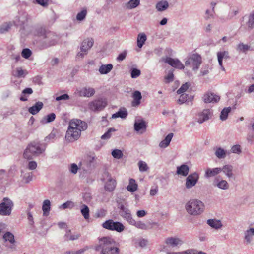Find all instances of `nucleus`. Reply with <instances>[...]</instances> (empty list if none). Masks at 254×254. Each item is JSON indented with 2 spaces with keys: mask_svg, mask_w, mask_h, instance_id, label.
<instances>
[{
  "mask_svg": "<svg viewBox=\"0 0 254 254\" xmlns=\"http://www.w3.org/2000/svg\"><path fill=\"white\" fill-rule=\"evenodd\" d=\"M78 169V167L77 165L75 163H73L71 165L69 170L71 173L75 174L77 173Z\"/></svg>",
  "mask_w": 254,
  "mask_h": 254,
  "instance_id": "69168bd1",
  "label": "nucleus"
},
{
  "mask_svg": "<svg viewBox=\"0 0 254 254\" xmlns=\"http://www.w3.org/2000/svg\"><path fill=\"white\" fill-rule=\"evenodd\" d=\"M29 19L28 14L25 12H20L13 20V23L16 26L24 27V25L27 22Z\"/></svg>",
  "mask_w": 254,
  "mask_h": 254,
  "instance_id": "9d476101",
  "label": "nucleus"
},
{
  "mask_svg": "<svg viewBox=\"0 0 254 254\" xmlns=\"http://www.w3.org/2000/svg\"><path fill=\"white\" fill-rule=\"evenodd\" d=\"M169 6V3L166 0H161L157 2L155 8L157 11L163 12L166 10Z\"/></svg>",
  "mask_w": 254,
  "mask_h": 254,
  "instance_id": "393cba45",
  "label": "nucleus"
},
{
  "mask_svg": "<svg viewBox=\"0 0 254 254\" xmlns=\"http://www.w3.org/2000/svg\"><path fill=\"white\" fill-rule=\"evenodd\" d=\"M212 185L214 187L220 189L227 190L229 188V184L227 181L220 179V177H216L213 180Z\"/></svg>",
  "mask_w": 254,
  "mask_h": 254,
  "instance_id": "f8f14e48",
  "label": "nucleus"
},
{
  "mask_svg": "<svg viewBox=\"0 0 254 254\" xmlns=\"http://www.w3.org/2000/svg\"><path fill=\"white\" fill-rule=\"evenodd\" d=\"M182 254H199V252H197L194 250H188L184 252H182Z\"/></svg>",
  "mask_w": 254,
  "mask_h": 254,
  "instance_id": "774afa93",
  "label": "nucleus"
},
{
  "mask_svg": "<svg viewBox=\"0 0 254 254\" xmlns=\"http://www.w3.org/2000/svg\"><path fill=\"white\" fill-rule=\"evenodd\" d=\"M221 172L220 167L214 168H208L205 172L204 177L207 178L214 177L219 174Z\"/></svg>",
  "mask_w": 254,
  "mask_h": 254,
  "instance_id": "412c9836",
  "label": "nucleus"
},
{
  "mask_svg": "<svg viewBox=\"0 0 254 254\" xmlns=\"http://www.w3.org/2000/svg\"><path fill=\"white\" fill-rule=\"evenodd\" d=\"M180 94L181 95L180 96L177 102L179 104H182L187 101L188 95L185 93H182Z\"/></svg>",
  "mask_w": 254,
  "mask_h": 254,
  "instance_id": "13d9d810",
  "label": "nucleus"
},
{
  "mask_svg": "<svg viewBox=\"0 0 254 254\" xmlns=\"http://www.w3.org/2000/svg\"><path fill=\"white\" fill-rule=\"evenodd\" d=\"M112 155L114 158L116 159H121L123 156V153L119 149H115L112 151Z\"/></svg>",
  "mask_w": 254,
  "mask_h": 254,
  "instance_id": "603ef678",
  "label": "nucleus"
},
{
  "mask_svg": "<svg viewBox=\"0 0 254 254\" xmlns=\"http://www.w3.org/2000/svg\"><path fill=\"white\" fill-rule=\"evenodd\" d=\"M140 71L136 68H133L131 71V77L132 78H136L140 75Z\"/></svg>",
  "mask_w": 254,
  "mask_h": 254,
  "instance_id": "bf43d9fd",
  "label": "nucleus"
},
{
  "mask_svg": "<svg viewBox=\"0 0 254 254\" xmlns=\"http://www.w3.org/2000/svg\"><path fill=\"white\" fill-rule=\"evenodd\" d=\"M56 115L54 113H51L44 117L41 120L40 122L42 124H46L51 123L55 120Z\"/></svg>",
  "mask_w": 254,
  "mask_h": 254,
  "instance_id": "473e14b6",
  "label": "nucleus"
},
{
  "mask_svg": "<svg viewBox=\"0 0 254 254\" xmlns=\"http://www.w3.org/2000/svg\"><path fill=\"white\" fill-rule=\"evenodd\" d=\"M74 207V203L71 201H67L61 205L59 208L60 209H65L67 208L71 209Z\"/></svg>",
  "mask_w": 254,
  "mask_h": 254,
  "instance_id": "de8ad7c7",
  "label": "nucleus"
},
{
  "mask_svg": "<svg viewBox=\"0 0 254 254\" xmlns=\"http://www.w3.org/2000/svg\"><path fill=\"white\" fill-rule=\"evenodd\" d=\"M37 166V163L35 161H29L27 166V168L29 170H34Z\"/></svg>",
  "mask_w": 254,
  "mask_h": 254,
  "instance_id": "0e129e2a",
  "label": "nucleus"
},
{
  "mask_svg": "<svg viewBox=\"0 0 254 254\" xmlns=\"http://www.w3.org/2000/svg\"><path fill=\"white\" fill-rule=\"evenodd\" d=\"M138 185L135 183V181L133 179H130L129 184L127 187V190L131 192L135 191L137 189Z\"/></svg>",
  "mask_w": 254,
  "mask_h": 254,
  "instance_id": "e433bc0d",
  "label": "nucleus"
},
{
  "mask_svg": "<svg viewBox=\"0 0 254 254\" xmlns=\"http://www.w3.org/2000/svg\"><path fill=\"white\" fill-rule=\"evenodd\" d=\"M185 209L187 213L192 216H197L202 214L205 209L204 204L197 199H191L185 204Z\"/></svg>",
  "mask_w": 254,
  "mask_h": 254,
  "instance_id": "7ed1b4c3",
  "label": "nucleus"
},
{
  "mask_svg": "<svg viewBox=\"0 0 254 254\" xmlns=\"http://www.w3.org/2000/svg\"><path fill=\"white\" fill-rule=\"evenodd\" d=\"M116 185V180L110 177L105 185V189L107 191H112L115 189Z\"/></svg>",
  "mask_w": 254,
  "mask_h": 254,
  "instance_id": "bb28decb",
  "label": "nucleus"
},
{
  "mask_svg": "<svg viewBox=\"0 0 254 254\" xmlns=\"http://www.w3.org/2000/svg\"><path fill=\"white\" fill-rule=\"evenodd\" d=\"M254 236V228H251L247 230L245 233V238H250Z\"/></svg>",
  "mask_w": 254,
  "mask_h": 254,
  "instance_id": "052dcab7",
  "label": "nucleus"
},
{
  "mask_svg": "<svg viewBox=\"0 0 254 254\" xmlns=\"http://www.w3.org/2000/svg\"><path fill=\"white\" fill-rule=\"evenodd\" d=\"M127 112L125 108L120 109L117 113L113 114L112 116V118H117L120 117L125 119L127 116Z\"/></svg>",
  "mask_w": 254,
  "mask_h": 254,
  "instance_id": "2f4dec72",
  "label": "nucleus"
},
{
  "mask_svg": "<svg viewBox=\"0 0 254 254\" xmlns=\"http://www.w3.org/2000/svg\"><path fill=\"white\" fill-rule=\"evenodd\" d=\"M134 129L135 131L138 132L140 131L141 133L144 132L146 129V125L145 122L143 120H138L136 121L134 123Z\"/></svg>",
  "mask_w": 254,
  "mask_h": 254,
  "instance_id": "4be33fe9",
  "label": "nucleus"
},
{
  "mask_svg": "<svg viewBox=\"0 0 254 254\" xmlns=\"http://www.w3.org/2000/svg\"><path fill=\"white\" fill-rule=\"evenodd\" d=\"M173 136V133L168 134L165 138L159 143V147L163 148L167 147L169 145Z\"/></svg>",
  "mask_w": 254,
  "mask_h": 254,
  "instance_id": "7c9ffc66",
  "label": "nucleus"
},
{
  "mask_svg": "<svg viewBox=\"0 0 254 254\" xmlns=\"http://www.w3.org/2000/svg\"><path fill=\"white\" fill-rule=\"evenodd\" d=\"M133 101L131 105L133 107L138 106L140 104V100L142 99L141 92L139 91H135L132 93Z\"/></svg>",
  "mask_w": 254,
  "mask_h": 254,
  "instance_id": "5701e85b",
  "label": "nucleus"
},
{
  "mask_svg": "<svg viewBox=\"0 0 254 254\" xmlns=\"http://www.w3.org/2000/svg\"><path fill=\"white\" fill-rule=\"evenodd\" d=\"M138 241L135 242V247L143 248L145 247L147 243V241L146 239H138Z\"/></svg>",
  "mask_w": 254,
  "mask_h": 254,
  "instance_id": "4d7b16f0",
  "label": "nucleus"
},
{
  "mask_svg": "<svg viewBox=\"0 0 254 254\" xmlns=\"http://www.w3.org/2000/svg\"><path fill=\"white\" fill-rule=\"evenodd\" d=\"M45 148L37 142H32L28 145L24 151L23 157L27 159H32L34 157L39 156L45 151Z\"/></svg>",
  "mask_w": 254,
  "mask_h": 254,
  "instance_id": "20e7f679",
  "label": "nucleus"
},
{
  "mask_svg": "<svg viewBox=\"0 0 254 254\" xmlns=\"http://www.w3.org/2000/svg\"><path fill=\"white\" fill-rule=\"evenodd\" d=\"M227 151L221 147L215 149V155L219 159L224 158L226 156Z\"/></svg>",
  "mask_w": 254,
  "mask_h": 254,
  "instance_id": "4c0bfd02",
  "label": "nucleus"
},
{
  "mask_svg": "<svg viewBox=\"0 0 254 254\" xmlns=\"http://www.w3.org/2000/svg\"><path fill=\"white\" fill-rule=\"evenodd\" d=\"M139 171L140 172H145L149 169L146 162L143 161H139L138 163Z\"/></svg>",
  "mask_w": 254,
  "mask_h": 254,
  "instance_id": "09e8293b",
  "label": "nucleus"
},
{
  "mask_svg": "<svg viewBox=\"0 0 254 254\" xmlns=\"http://www.w3.org/2000/svg\"><path fill=\"white\" fill-rule=\"evenodd\" d=\"M95 93V90L93 88L86 87L81 89L79 92V95L80 97H90Z\"/></svg>",
  "mask_w": 254,
  "mask_h": 254,
  "instance_id": "6ab92c4d",
  "label": "nucleus"
},
{
  "mask_svg": "<svg viewBox=\"0 0 254 254\" xmlns=\"http://www.w3.org/2000/svg\"><path fill=\"white\" fill-rule=\"evenodd\" d=\"M27 74L26 70L22 69L21 67L16 68L12 72V75L17 78H24Z\"/></svg>",
  "mask_w": 254,
  "mask_h": 254,
  "instance_id": "c756f323",
  "label": "nucleus"
},
{
  "mask_svg": "<svg viewBox=\"0 0 254 254\" xmlns=\"http://www.w3.org/2000/svg\"><path fill=\"white\" fill-rule=\"evenodd\" d=\"M69 99V96L67 94H64L62 95L61 96H58L56 98V101H60V100H67Z\"/></svg>",
  "mask_w": 254,
  "mask_h": 254,
  "instance_id": "338daca9",
  "label": "nucleus"
},
{
  "mask_svg": "<svg viewBox=\"0 0 254 254\" xmlns=\"http://www.w3.org/2000/svg\"><path fill=\"white\" fill-rule=\"evenodd\" d=\"M212 114V111L210 109H204L201 112L198 113L197 121L199 124H201L211 118Z\"/></svg>",
  "mask_w": 254,
  "mask_h": 254,
  "instance_id": "ddd939ff",
  "label": "nucleus"
},
{
  "mask_svg": "<svg viewBox=\"0 0 254 254\" xmlns=\"http://www.w3.org/2000/svg\"><path fill=\"white\" fill-rule=\"evenodd\" d=\"M103 228L110 230H115L121 232L124 230V226L119 222H114L113 220L110 219L106 221L102 224Z\"/></svg>",
  "mask_w": 254,
  "mask_h": 254,
  "instance_id": "1a4fd4ad",
  "label": "nucleus"
},
{
  "mask_svg": "<svg viewBox=\"0 0 254 254\" xmlns=\"http://www.w3.org/2000/svg\"><path fill=\"white\" fill-rule=\"evenodd\" d=\"M140 4V0H130L126 3L127 8L131 9L136 8Z\"/></svg>",
  "mask_w": 254,
  "mask_h": 254,
  "instance_id": "ea45409f",
  "label": "nucleus"
},
{
  "mask_svg": "<svg viewBox=\"0 0 254 254\" xmlns=\"http://www.w3.org/2000/svg\"><path fill=\"white\" fill-rule=\"evenodd\" d=\"M231 151L234 153H240L241 152L240 146L239 145H233L231 148Z\"/></svg>",
  "mask_w": 254,
  "mask_h": 254,
  "instance_id": "e2e57ef3",
  "label": "nucleus"
},
{
  "mask_svg": "<svg viewBox=\"0 0 254 254\" xmlns=\"http://www.w3.org/2000/svg\"><path fill=\"white\" fill-rule=\"evenodd\" d=\"M119 247L113 239H99V245L96 247V250L101 249L103 254H119Z\"/></svg>",
  "mask_w": 254,
  "mask_h": 254,
  "instance_id": "f03ea898",
  "label": "nucleus"
},
{
  "mask_svg": "<svg viewBox=\"0 0 254 254\" xmlns=\"http://www.w3.org/2000/svg\"><path fill=\"white\" fill-rule=\"evenodd\" d=\"M220 98L219 96L211 92L205 93L203 97V101L206 103H216L219 101Z\"/></svg>",
  "mask_w": 254,
  "mask_h": 254,
  "instance_id": "dca6fc26",
  "label": "nucleus"
},
{
  "mask_svg": "<svg viewBox=\"0 0 254 254\" xmlns=\"http://www.w3.org/2000/svg\"><path fill=\"white\" fill-rule=\"evenodd\" d=\"M131 225H133L135 226L136 228L141 229L142 230H147L148 229L151 228L153 227V225H156L157 223H151L150 222L146 224L141 221H136L135 219L132 221L130 224Z\"/></svg>",
  "mask_w": 254,
  "mask_h": 254,
  "instance_id": "2eb2a0df",
  "label": "nucleus"
},
{
  "mask_svg": "<svg viewBox=\"0 0 254 254\" xmlns=\"http://www.w3.org/2000/svg\"><path fill=\"white\" fill-rule=\"evenodd\" d=\"M207 223L212 228L216 229L221 228L222 226L221 221L216 219H209L207 220Z\"/></svg>",
  "mask_w": 254,
  "mask_h": 254,
  "instance_id": "f704fd0d",
  "label": "nucleus"
},
{
  "mask_svg": "<svg viewBox=\"0 0 254 254\" xmlns=\"http://www.w3.org/2000/svg\"><path fill=\"white\" fill-rule=\"evenodd\" d=\"M166 243L170 244L172 246H177L178 244H181L180 239H167Z\"/></svg>",
  "mask_w": 254,
  "mask_h": 254,
  "instance_id": "680f3d73",
  "label": "nucleus"
},
{
  "mask_svg": "<svg viewBox=\"0 0 254 254\" xmlns=\"http://www.w3.org/2000/svg\"><path fill=\"white\" fill-rule=\"evenodd\" d=\"M189 168L188 165L183 164L177 168L176 173L183 176H186L189 173Z\"/></svg>",
  "mask_w": 254,
  "mask_h": 254,
  "instance_id": "c85d7f7f",
  "label": "nucleus"
},
{
  "mask_svg": "<svg viewBox=\"0 0 254 254\" xmlns=\"http://www.w3.org/2000/svg\"><path fill=\"white\" fill-rule=\"evenodd\" d=\"M231 108L230 107L224 108L221 111L220 118L222 121L226 120L229 113L230 112Z\"/></svg>",
  "mask_w": 254,
  "mask_h": 254,
  "instance_id": "a19ab883",
  "label": "nucleus"
},
{
  "mask_svg": "<svg viewBox=\"0 0 254 254\" xmlns=\"http://www.w3.org/2000/svg\"><path fill=\"white\" fill-rule=\"evenodd\" d=\"M87 128V124L80 119H73L69 122L65 134V139L69 142L77 140L81 135V132Z\"/></svg>",
  "mask_w": 254,
  "mask_h": 254,
  "instance_id": "f257e3e1",
  "label": "nucleus"
},
{
  "mask_svg": "<svg viewBox=\"0 0 254 254\" xmlns=\"http://www.w3.org/2000/svg\"><path fill=\"white\" fill-rule=\"evenodd\" d=\"M146 39V36L144 33H139L137 36V46L141 48Z\"/></svg>",
  "mask_w": 254,
  "mask_h": 254,
  "instance_id": "58836bf2",
  "label": "nucleus"
},
{
  "mask_svg": "<svg viewBox=\"0 0 254 254\" xmlns=\"http://www.w3.org/2000/svg\"><path fill=\"white\" fill-rule=\"evenodd\" d=\"M81 213L85 219L87 220L89 218V209L88 207L85 205L83 204L81 206Z\"/></svg>",
  "mask_w": 254,
  "mask_h": 254,
  "instance_id": "79ce46f5",
  "label": "nucleus"
},
{
  "mask_svg": "<svg viewBox=\"0 0 254 254\" xmlns=\"http://www.w3.org/2000/svg\"><path fill=\"white\" fill-rule=\"evenodd\" d=\"M162 60L165 63L168 64L174 68L179 69H183L184 68L183 64L178 59H173L170 57H167L165 59H163Z\"/></svg>",
  "mask_w": 254,
  "mask_h": 254,
  "instance_id": "4468645a",
  "label": "nucleus"
},
{
  "mask_svg": "<svg viewBox=\"0 0 254 254\" xmlns=\"http://www.w3.org/2000/svg\"><path fill=\"white\" fill-rule=\"evenodd\" d=\"M107 105L106 99L99 98L90 102L88 104L89 108L93 111H99L103 110Z\"/></svg>",
  "mask_w": 254,
  "mask_h": 254,
  "instance_id": "0eeeda50",
  "label": "nucleus"
},
{
  "mask_svg": "<svg viewBox=\"0 0 254 254\" xmlns=\"http://www.w3.org/2000/svg\"><path fill=\"white\" fill-rule=\"evenodd\" d=\"M217 56L218 63H219V65L221 67V68L223 70H225V68L222 64V61H223V59H227L230 58V56L229 55V52L227 51L218 52L217 53Z\"/></svg>",
  "mask_w": 254,
  "mask_h": 254,
  "instance_id": "aec40b11",
  "label": "nucleus"
},
{
  "mask_svg": "<svg viewBox=\"0 0 254 254\" xmlns=\"http://www.w3.org/2000/svg\"><path fill=\"white\" fill-rule=\"evenodd\" d=\"M12 26V23L10 22L9 23H5L3 24L0 28V32L1 33H4L6 32H8L9 29H10Z\"/></svg>",
  "mask_w": 254,
  "mask_h": 254,
  "instance_id": "37998d69",
  "label": "nucleus"
},
{
  "mask_svg": "<svg viewBox=\"0 0 254 254\" xmlns=\"http://www.w3.org/2000/svg\"><path fill=\"white\" fill-rule=\"evenodd\" d=\"M87 13V11L86 9H83L80 12H79L76 15V19L78 21H81L83 20Z\"/></svg>",
  "mask_w": 254,
  "mask_h": 254,
  "instance_id": "8fccbe9b",
  "label": "nucleus"
},
{
  "mask_svg": "<svg viewBox=\"0 0 254 254\" xmlns=\"http://www.w3.org/2000/svg\"><path fill=\"white\" fill-rule=\"evenodd\" d=\"M113 68V65L112 64H103L99 69V71L101 74H106L110 72Z\"/></svg>",
  "mask_w": 254,
  "mask_h": 254,
  "instance_id": "72a5a7b5",
  "label": "nucleus"
},
{
  "mask_svg": "<svg viewBox=\"0 0 254 254\" xmlns=\"http://www.w3.org/2000/svg\"><path fill=\"white\" fill-rule=\"evenodd\" d=\"M250 46L241 43L237 45V50L239 52L245 53L250 49Z\"/></svg>",
  "mask_w": 254,
  "mask_h": 254,
  "instance_id": "a18cd8bd",
  "label": "nucleus"
},
{
  "mask_svg": "<svg viewBox=\"0 0 254 254\" xmlns=\"http://www.w3.org/2000/svg\"><path fill=\"white\" fill-rule=\"evenodd\" d=\"M199 175L197 173L194 172L189 175L186 178L185 186L187 189H191L197 183L199 179Z\"/></svg>",
  "mask_w": 254,
  "mask_h": 254,
  "instance_id": "9b49d317",
  "label": "nucleus"
},
{
  "mask_svg": "<svg viewBox=\"0 0 254 254\" xmlns=\"http://www.w3.org/2000/svg\"><path fill=\"white\" fill-rule=\"evenodd\" d=\"M42 209L43 216H47L49 215L51 209V202L49 200L46 199L43 201Z\"/></svg>",
  "mask_w": 254,
  "mask_h": 254,
  "instance_id": "cd10ccee",
  "label": "nucleus"
},
{
  "mask_svg": "<svg viewBox=\"0 0 254 254\" xmlns=\"http://www.w3.org/2000/svg\"><path fill=\"white\" fill-rule=\"evenodd\" d=\"M202 62L201 57L197 53H194L190 56L188 60L185 62L186 66L192 64L193 70H197Z\"/></svg>",
  "mask_w": 254,
  "mask_h": 254,
  "instance_id": "6e6552de",
  "label": "nucleus"
},
{
  "mask_svg": "<svg viewBox=\"0 0 254 254\" xmlns=\"http://www.w3.org/2000/svg\"><path fill=\"white\" fill-rule=\"evenodd\" d=\"M120 209L121 210V215L130 224L134 219L132 217L130 210L124 205H121Z\"/></svg>",
  "mask_w": 254,
  "mask_h": 254,
  "instance_id": "f3484780",
  "label": "nucleus"
},
{
  "mask_svg": "<svg viewBox=\"0 0 254 254\" xmlns=\"http://www.w3.org/2000/svg\"><path fill=\"white\" fill-rule=\"evenodd\" d=\"M57 36L52 32H48L38 44L40 49H44L55 45L57 43Z\"/></svg>",
  "mask_w": 254,
  "mask_h": 254,
  "instance_id": "39448f33",
  "label": "nucleus"
},
{
  "mask_svg": "<svg viewBox=\"0 0 254 254\" xmlns=\"http://www.w3.org/2000/svg\"><path fill=\"white\" fill-rule=\"evenodd\" d=\"M115 131V129L114 128H110L108 129V130L105 132L103 135L101 136V139H108L110 138L111 136V133L112 132Z\"/></svg>",
  "mask_w": 254,
  "mask_h": 254,
  "instance_id": "5fc2aeb1",
  "label": "nucleus"
},
{
  "mask_svg": "<svg viewBox=\"0 0 254 254\" xmlns=\"http://www.w3.org/2000/svg\"><path fill=\"white\" fill-rule=\"evenodd\" d=\"M43 105V103L42 102H37L33 106L28 109V111L30 114L33 115H35L41 110Z\"/></svg>",
  "mask_w": 254,
  "mask_h": 254,
  "instance_id": "b1692460",
  "label": "nucleus"
},
{
  "mask_svg": "<svg viewBox=\"0 0 254 254\" xmlns=\"http://www.w3.org/2000/svg\"><path fill=\"white\" fill-rule=\"evenodd\" d=\"M93 40L92 39H87L84 40L80 47V50L82 52H87L92 47L93 45Z\"/></svg>",
  "mask_w": 254,
  "mask_h": 254,
  "instance_id": "a878e982",
  "label": "nucleus"
},
{
  "mask_svg": "<svg viewBox=\"0 0 254 254\" xmlns=\"http://www.w3.org/2000/svg\"><path fill=\"white\" fill-rule=\"evenodd\" d=\"M13 202L8 197L3 198L0 204V214L3 216L10 215L13 206Z\"/></svg>",
  "mask_w": 254,
  "mask_h": 254,
  "instance_id": "423d86ee",
  "label": "nucleus"
},
{
  "mask_svg": "<svg viewBox=\"0 0 254 254\" xmlns=\"http://www.w3.org/2000/svg\"><path fill=\"white\" fill-rule=\"evenodd\" d=\"M247 24L248 28L250 29H252L254 27V12L250 14Z\"/></svg>",
  "mask_w": 254,
  "mask_h": 254,
  "instance_id": "3c124183",
  "label": "nucleus"
},
{
  "mask_svg": "<svg viewBox=\"0 0 254 254\" xmlns=\"http://www.w3.org/2000/svg\"><path fill=\"white\" fill-rule=\"evenodd\" d=\"M31 54L32 52L28 48L24 49L21 53L22 56L25 59H28L31 56Z\"/></svg>",
  "mask_w": 254,
  "mask_h": 254,
  "instance_id": "6e6d98bb",
  "label": "nucleus"
},
{
  "mask_svg": "<svg viewBox=\"0 0 254 254\" xmlns=\"http://www.w3.org/2000/svg\"><path fill=\"white\" fill-rule=\"evenodd\" d=\"M33 179V174L32 172H27L23 175V181L28 184Z\"/></svg>",
  "mask_w": 254,
  "mask_h": 254,
  "instance_id": "c03bdc74",
  "label": "nucleus"
},
{
  "mask_svg": "<svg viewBox=\"0 0 254 254\" xmlns=\"http://www.w3.org/2000/svg\"><path fill=\"white\" fill-rule=\"evenodd\" d=\"M190 84L188 83H185V84H183L181 87L177 90V93L178 94H180L182 93H184L185 91L187 90V89L190 87Z\"/></svg>",
  "mask_w": 254,
  "mask_h": 254,
  "instance_id": "864d4df0",
  "label": "nucleus"
},
{
  "mask_svg": "<svg viewBox=\"0 0 254 254\" xmlns=\"http://www.w3.org/2000/svg\"><path fill=\"white\" fill-rule=\"evenodd\" d=\"M221 171H223L228 178H231L233 177V167L231 165H224L222 168H221Z\"/></svg>",
  "mask_w": 254,
  "mask_h": 254,
  "instance_id": "c9c22d12",
  "label": "nucleus"
},
{
  "mask_svg": "<svg viewBox=\"0 0 254 254\" xmlns=\"http://www.w3.org/2000/svg\"><path fill=\"white\" fill-rule=\"evenodd\" d=\"M173 70H171L169 71L168 74L164 77L165 82L166 83H169L172 82L174 80Z\"/></svg>",
  "mask_w": 254,
  "mask_h": 254,
  "instance_id": "49530a36",
  "label": "nucleus"
},
{
  "mask_svg": "<svg viewBox=\"0 0 254 254\" xmlns=\"http://www.w3.org/2000/svg\"><path fill=\"white\" fill-rule=\"evenodd\" d=\"M49 32V31H47L46 29L41 26H37L34 29L33 31V34L35 36H36L38 38V41H37V44L44 37H45L47 35V33Z\"/></svg>",
  "mask_w": 254,
  "mask_h": 254,
  "instance_id": "a211bd4d",
  "label": "nucleus"
}]
</instances>
